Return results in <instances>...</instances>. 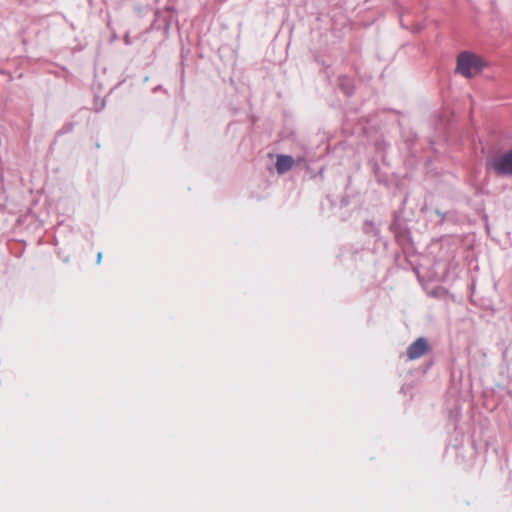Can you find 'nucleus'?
Segmentation results:
<instances>
[{
    "mask_svg": "<svg viewBox=\"0 0 512 512\" xmlns=\"http://www.w3.org/2000/svg\"><path fill=\"white\" fill-rule=\"evenodd\" d=\"M125 42H126L127 44H129V38H128V37H126Z\"/></svg>",
    "mask_w": 512,
    "mask_h": 512,
    "instance_id": "nucleus-6",
    "label": "nucleus"
},
{
    "mask_svg": "<svg viewBox=\"0 0 512 512\" xmlns=\"http://www.w3.org/2000/svg\"><path fill=\"white\" fill-rule=\"evenodd\" d=\"M294 164V159L288 155H279L276 161V170L279 174L289 171Z\"/></svg>",
    "mask_w": 512,
    "mask_h": 512,
    "instance_id": "nucleus-4",
    "label": "nucleus"
},
{
    "mask_svg": "<svg viewBox=\"0 0 512 512\" xmlns=\"http://www.w3.org/2000/svg\"><path fill=\"white\" fill-rule=\"evenodd\" d=\"M487 169L498 176L512 175V149L497 152L487 159Z\"/></svg>",
    "mask_w": 512,
    "mask_h": 512,
    "instance_id": "nucleus-2",
    "label": "nucleus"
},
{
    "mask_svg": "<svg viewBox=\"0 0 512 512\" xmlns=\"http://www.w3.org/2000/svg\"><path fill=\"white\" fill-rule=\"evenodd\" d=\"M484 67L483 60L474 53L464 51L457 57L456 71L466 78H472L481 73Z\"/></svg>",
    "mask_w": 512,
    "mask_h": 512,
    "instance_id": "nucleus-1",
    "label": "nucleus"
},
{
    "mask_svg": "<svg viewBox=\"0 0 512 512\" xmlns=\"http://www.w3.org/2000/svg\"><path fill=\"white\" fill-rule=\"evenodd\" d=\"M101 258H102V254H101V253H99V254H98V257H97V262H98V263H100Z\"/></svg>",
    "mask_w": 512,
    "mask_h": 512,
    "instance_id": "nucleus-5",
    "label": "nucleus"
},
{
    "mask_svg": "<svg viewBox=\"0 0 512 512\" xmlns=\"http://www.w3.org/2000/svg\"><path fill=\"white\" fill-rule=\"evenodd\" d=\"M429 349L425 338H418L407 349V356L410 360L418 359L427 353Z\"/></svg>",
    "mask_w": 512,
    "mask_h": 512,
    "instance_id": "nucleus-3",
    "label": "nucleus"
}]
</instances>
